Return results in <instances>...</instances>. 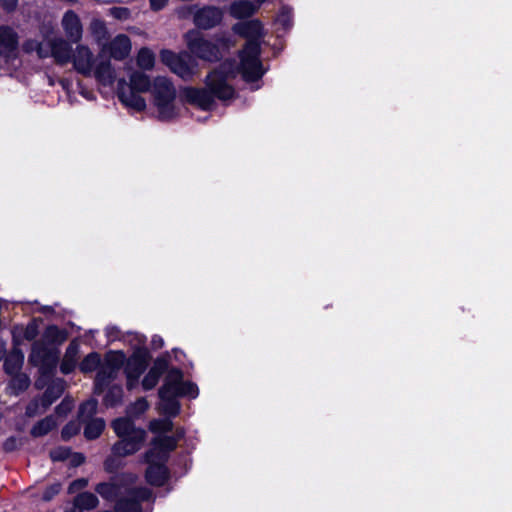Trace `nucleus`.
Here are the masks:
<instances>
[{
    "mask_svg": "<svg viewBox=\"0 0 512 512\" xmlns=\"http://www.w3.org/2000/svg\"><path fill=\"white\" fill-rule=\"evenodd\" d=\"M233 31L247 39L244 48L239 53L240 63L238 66L236 65V70L240 71L246 82H255L264 75L260 60L262 24L257 19L240 22L233 26Z\"/></svg>",
    "mask_w": 512,
    "mask_h": 512,
    "instance_id": "f257e3e1",
    "label": "nucleus"
},
{
    "mask_svg": "<svg viewBox=\"0 0 512 512\" xmlns=\"http://www.w3.org/2000/svg\"><path fill=\"white\" fill-rule=\"evenodd\" d=\"M236 62L226 60L218 69L211 72L206 78L208 89L188 88L185 96L188 102L198 105L203 110H209L214 104V98L229 100L234 96V89L227 83L230 77H234Z\"/></svg>",
    "mask_w": 512,
    "mask_h": 512,
    "instance_id": "f03ea898",
    "label": "nucleus"
},
{
    "mask_svg": "<svg viewBox=\"0 0 512 512\" xmlns=\"http://www.w3.org/2000/svg\"><path fill=\"white\" fill-rule=\"evenodd\" d=\"M112 428L120 438L112 447L114 456L125 457L141 449L146 438V431L137 428L132 420L117 418L112 422Z\"/></svg>",
    "mask_w": 512,
    "mask_h": 512,
    "instance_id": "7ed1b4c3",
    "label": "nucleus"
},
{
    "mask_svg": "<svg viewBox=\"0 0 512 512\" xmlns=\"http://www.w3.org/2000/svg\"><path fill=\"white\" fill-rule=\"evenodd\" d=\"M185 40L192 54L209 62L219 61L222 58V50H228L232 45V40L227 35L218 37L216 43H213L196 30L188 31Z\"/></svg>",
    "mask_w": 512,
    "mask_h": 512,
    "instance_id": "20e7f679",
    "label": "nucleus"
},
{
    "mask_svg": "<svg viewBox=\"0 0 512 512\" xmlns=\"http://www.w3.org/2000/svg\"><path fill=\"white\" fill-rule=\"evenodd\" d=\"M152 96L157 108L158 118L161 121H169L176 117L175 107L176 89L173 83L163 76H158L152 84Z\"/></svg>",
    "mask_w": 512,
    "mask_h": 512,
    "instance_id": "39448f33",
    "label": "nucleus"
},
{
    "mask_svg": "<svg viewBox=\"0 0 512 512\" xmlns=\"http://www.w3.org/2000/svg\"><path fill=\"white\" fill-rule=\"evenodd\" d=\"M116 500L115 512H141L142 502L150 501L153 498L152 491L147 487H137L135 484H128Z\"/></svg>",
    "mask_w": 512,
    "mask_h": 512,
    "instance_id": "423d86ee",
    "label": "nucleus"
},
{
    "mask_svg": "<svg viewBox=\"0 0 512 512\" xmlns=\"http://www.w3.org/2000/svg\"><path fill=\"white\" fill-rule=\"evenodd\" d=\"M160 58L163 64L185 81L192 79L196 70V60L188 52L176 54L170 50H162Z\"/></svg>",
    "mask_w": 512,
    "mask_h": 512,
    "instance_id": "0eeeda50",
    "label": "nucleus"
},
{
    "mask_svg": "<svg viewBox=\"0 0 512 512\" xmlns=\"http://www.w3.org/2000/svg\"><path fill=\"white\" fill-rule=\"evenodd\" d=\"M136 475L123 473L115 475L108 482H101L96 485L95 491L105 500L116 501L128 484H135Z\"/></svg>",
    "mask_w": 512,
    "mask_h": 512,
    "instance_id": "6e6552de",
    "label": "nucleus"
},
{
    "mask_svg": "<svg viewBox=\"0 0 512 512\" xmlns=\"http://www.w3.org/2000/svg\"><path fill=\"white\" fill-rule=\"evenodd\" d=\"M124 354L121 353L120 357L107 356L105 365L102 366L94 380V393L101 394L104 389L117 378V375L122 367Z\"/></svg>",
    "mask_w": 512,
    "mask_h": 512,
    "instance_id": "1a4fd4ad",
    "label": "nucleus"
},
{
    "mask_svg": "<svg viewBox=\"0 0 512 512\" xmlns=\"http://www.w3.org/2000/svg\"><path fill=\"white\" fill-rule=\"evenodd\" d=\"M178 444V439L174 436H158L152 441V448L145 453V461L167 462L169 454Z\"/></svg>",
    "mask_w": 512,
    "mask_h": 512,
    "instance_id": "9d476101",
    "label": "nucleus"
},
{
    "mask_svg": "<svg viewBox=\"0 0 512 512\" xmlns=\"http://www.w3.org/2000/svg\"><path fill=\"white\" fill-rule=\"evenodd\" d=\"M150 353L146 347H138L127 360L125 374L134 379H139L148 367Z\"/></svg>",
    "mask_w": 512,
    "mask_h": 512,
    "instance_id": "9b49d317",
    "label": "nucleus"
},
{
    "mask_svg": "<svg viewBox=\"0 0 512 512\" xmlns=\"http://www.w3.org/2000/svg\"><path fill=\"white\" fill-rule=\"evenodd\" d=\"M71 61L74 69L85 77L92 76L94 63V55L90 48L86 45H78L72 53Z\"/></svg>",
    "mask_w": 512,
    "mask_h": 512,
    "instance_id": "f8f14e48",
    "label": "nucleus"
},
{
    "mask_svg": "<svg viewBox=\"0 0 512 512\" xmlns=\"http://www.w3.org/2000/svg\"><path fill=\"white\" fill-rule=\"evenodd\" d=\"M223 18V12L215 6H204L196 10L193 15V22L196 27L208 30L216 27Z\"/></svg>",
    "mask_w": 512,
    "mask_h": 512,
    "instance_id": "ddd939ff",
    "label": "nucleus"
},
{
    "mask_svg": "<svg viewBox=\"0 0 512 512\" xmlns=\"http://www.w3.org/2000/svg\"><path fill=\"white\" fill-rule=\"evenodd\" d=\"M140 92L131 90L124 79L117 83V96L119 100L127 107L136 111H143L146 108L145 99L139 95Z\"/></svg>",
    "mask_w": 512,
    "mask_h": 512,
    "instance_id": "4468645a",
    "label": "nucleus"
},
{
    "mask_svg": "<svg viewBox=\"0 0 512 512\" xmlns=\"http://www.w3.org/2000/svg\"><path fill=\"white\" fill-rule=\"evenodd\" d=\"M183 373L178 368H172L158 391L159 398H175L182 396L180 380Z\"/></svg>",
    "mask_w": 512,
    "mask_h": 512,
    "instance_id": "2eb2a0df",
    "label": "nucleus"
},
{
    "mask_svg": "<svg viewBox=\"0 0 512 512\" xmlns=\"http://www.w3.org/2000/svg\"><path fill=\"white\" fill-rule=\"evenodd\" d=\"M63 30L72 43H78L82 38L83 27L79 16L73 11L68 10L62 18Z\"/></svg>",
    "mask_w": 512,
    "mask_h": 512,
    "instance_id": "dca6fc26",
    "label": "nucleus"
},
{
    "mask_svg": "<svg viewBox=\"0 0 512 512\" xmlns=\"http://www.w3.org/2000/svg\"><path fill=\"white\" fill-rule=\"evenodd\" d=\"M146 463L149 464L145 473L147 482L153 486H163L169 477V471L165 465L166 462L146 461Z\"/></svg>",
    "mask_w": 512,
    "mask_h": 512,
    "instance_id": "f3484780",
    "label": "nucleus"
},
{
    "mask_svg": "<svg viewBox=\"0 0 512 512\" xmlns=\"http://www.w3.org/2000/svg\"><path fill=\"white\" fill-rule=\"evenodd\" d=\"M92 75L103 86H111L116 78L115 70L109 59H96Z\"/></svg>",
    "mask_w": 512,
    "mask_h": 512,
    "instance_id": "a211bd4d",
    "label": "nucleus"
},
{
    "mask_svg": "<svg viewBox=\"0 0 512 512\" xmlns=\"http://www.w3.org/2000/svg\"><path fill=\"white\" fill-rule=\"evenodd\" d=\"M72 47L70 43L61 38H52V57L58 65H65L71 61Z\"/></svg>",
    "mask_w": 512,
    "mask_h": 512,
    "instance_id": "6ab92c4d",
    "label": "nucleus"
},
{
    "mask_svg": "<svg viewBox=\"0 0 512 512\" xmlns=\"http://www.w3.org/2000/svg\"><path fill=\"white\" fill-rule=\"evenodd\" d=\"M167 367L168 363L165 359L157 358L142 380L143 389L146 391L153 389L158 384L162 374L167 370Z\"/></svg>",
    "mask_w": 512,
    "mask_h": 512,
    "instance_id": "aec40b11",
    "label": "nucleus"
},
{
    "mask_svg": "<svg viewBox=\"0 0 512 512\" xmlns=\"http://www.w3.org/2000/svg\"><path fill=\"white\" fill-rule=\"evenodd\" d=\"M131 51V41L125 34L117 35L109 44V53L115 60L125 59Z\"/></svg>",
    "mask_w": 512,
    "mask_h": 512,
    "instance_id": "412c9836",
    "label": "nucleus"
},
{
    "mask_svg": "<svg viewBox=\"0 0 512 512\" xmlns=\"http://www.w3.org/2000/svg\"><path fill=\"white\" fill-rule=\"evenodd\" d=\"M99 504L98 497L91 492H82L75 496L73 505L66 512H84L96 508Z\"/></svg>",
    "mask_w": 512,
    "mask_h": 512,
    "instance_id": "4be33fe9",
    "label": "nucleus"
},
{
    "mask_svg": "<svg viewBox=\"0 0 512 512\" xmlns=\"http://www.w3.org/2000/svg\"><path fill=\"white\" fill-rule=\"evenodd\" d=\"M64 393V381H53L40 397L44 409H48Z\"/></svg>",
    "mask_w": 512,
    "mask_h": 512,
    "instance_id": "5701e85b",
    "label": "nucleus"
},
{
    "mask_svg": "<svg viewBox=\"0 0 512 512\" xmlns=\"http://www.w3.org/2000/svg\"><path fill=\"white\" fill-rule=\"evenodd\" d=\"M24 363V354L21 349L14 347L6 356L3 364L4 371L13 375L19 373Z\"/></svg>",
    "mask_w": 512,
    "mask_h": 512,
    "instance_id": "b1692460",
    "label": "nucleus"
},
{
    "mask_svg": "<svg viewBox=\"0 0 512 512\" xmlns=\"http://www.w3.org/2000/svg\"><path fill=\"white\" fill-rule=\"evenodd\" d=\"M259 6L250 0H238L231 4L230 14L236 19L248 18L252 16Z\"/></svg>",
    "mask_w": 512,
    "mask_h": 512,
    "instance_id": "393cba45",
    "label": "nucleus"
},
{
    "mask_svg": "<svg viewBox=\"0 0 512 512\" xmlns=\"http://www.w3.org/2000/svg\"><path fill=\"white\" fill-rule=\"evenodd\" d=\"M127 86L136 92H147L152 88L150 78L143 72H133L130 75V82Z\"/></svg>",
    "mask_w": 512,
    "mask_h": 512,
    "instance_id": "a878e982",
    "label": "nucleus"
},
{
    "mask_svg": "<svg viewBox=\"0 0 512 512\" xmlns=\"http://www.w3.org/2000/svg\"><path fill=\"white\" fill-rule=\"evenodd\" d=\"M11 376L12 378L8 384L11 395L18 396L29 388L30 378L28 375L19 372Z\"/></svg>",
    "mask_w": 512,
    "mask_h": 512,
    "instance_id": "bb28decb",
    "label": "nucleus"
},
{
    "mask_svg": "<svg viewBox=\"0 0 512 512\" xmlns=\"http://www.w3.org/2000/svg\"><path fill=\"white\" fill-rule=\"evenodd\" d=\"M56 426L57 422L54 416L49 415L34 424L31 428L30 434L35 438L42 437L51 432L54 428H56Z\"/></svg>",
    "mask_w": 512,
    "mask_h": 512,
    "instance_id": "cd10ccee",
    "label": "nucleus"
},
{
    "mask_svg": "<svg viewBox=\"0 0 512 512\" xmlns=\"http://www.w3.org/2000/svg\"><path fill=\"white\" fill-rule=\"evenodd\" d=\"M55 352L56 350L48 348L44 343L34 342L29 355V361L33 365L38 366L41 361H44Z\"/></svg>",
    "mask_w": 512,
    "mask_h": 512,
    "instance_id": "c85d7f7f",
    "label": "nucleus"
},
{
    "mask_svg": "<svg viewBox=\"0 0 512 512\" xmlns=\"http://www.w3.org/2000/svg\"><path fill=\"white\" fill-rule=\"evenodd\" d=\"M105 428V422L101 418H94L86 421L84 427V436L88 440H94L98 438Z\"/></svg>",
    "mask_w": 512,
    "mask_h": 512,
    "instance_id": "c756f323",
    "label": "nucleus"
},
{
    "mask_svg": "<svg viewBox=\"0 0 512 512\" xmlns=\"http://www.w3.org/2000/svg\"><path fill=\"white\" fill-rule=\"evenodd\" d=\"M98 407V401L94 398H91L85 402H83L78 411V418L82 422H86L88 420L93 419L92 417L96 414Z\"/></svg>",
    "mask_w": 512,
    "mask_h": 512,
    "instance_id": "7c9ffc66",
    "label": "nucleus"
},
{
    "mask_svg": "<svg viewBox=\"0 0 512 512\" xmlns=\"http://www.w3.org/2000/svg\"><path fill=\"white\" fill-rule=\"evenodd\" d=\"M123 388L120 385L111 386L104 396L103 403L107 407H115L122 402Z\"/></svg>",
    "mask_w": 512,
    "mask_h": 512,
    "instance_id": "2f4dec72",
    "label": "nucleus"
},
{
    "mask_svg": "<svg viewBox=\"0 0 512 512\" xmlns=\"http://www.w3.org/2000/svg\"><path fill=\"white\" fill-rule=\"evenodd\" d=\"M90 31L97 43L108 40V30L103 20L93 19L90 23Z\"/></svg>",
    "mask_w": 512,
    "mask_h": 512,
    "instance_id": "473e14b6",
    "label": "nucleus"
},
{
    "mask_svg": "<svg viewBox=\"0 0 512 512\" xmlns=\"http://www.w3.org/2000/svg\"><path fill=\"white\" fill-rule=\"evenodd\" d=\"M160 410L161 412L169 417H176L180 413V403L175 398H160Z\"/></svg>",
    "mask_w": 512,
    "mask_h": 512,
    "instance_id": "72a5a7b5",
    "label": "nucleus"
},
{
    "mask_svg": "<svg viewBox=\"0 0 512 512\" xmlns=\"http://www.w3.org/2000/svg\"><path fill=\"white\" fill-rule=\"evenodd\" d=\"M155 62L154 53L148 48H141L137 55V65L144 70L153 68Z\"/></svg>",
    "mask_w": 512,
    "mask_h": 512,
    "instance_id": "f704fd0d",
    "label": "nucleus"
},
{
    "mask_svg": "<svg viewBox=\"0 0 512 512\" xmlns=\"http://www.w3.org/2000/svg\"><path fill=\"white\" fill-rule=\"evenodd\" d=\"M101 362L100 355L97 352L89 353L80 363V370L83 373L95 371Z\"/></svg>",
    "mask_w": 512,
    "mask_h": 512,
    "instance_id": "c9c22d12",
    "label": "nucleus"
},
{
    "mask_svg": "<svg viewBox=\"0 0 512 512\" xmlns=\"http://www.w3.org/2000/svg\"><path fill=\"white\" fill-rule=\"evenodd\" d=\"M150 430L154 433H164L173 430V422L171 418L155 419L150 422Z\"/></svg>",
    "mask_w": 512,
    "mask_h": 512,
    "instance_id": "e433bc0d",
    "label": "nucleus"
},
{
    "mask_svg": "<svg viewBox=\"0 0 512 512\" xmlns=\"http://www.w3.org/2000/svg\"><path fill=\"white\" fill-rule=\"evenodd\" d=\"M44 338L51 343H62L66 336L56 325H50L44 332Z\"/></svg>",
    "mask_w": 512,
    "mask_h": 512,
    "instance_id": "4c0bfd02",
    "label": "nucleus"
},
{
    "mask_svg": "<svg viewBox=\"0 0 512 512\" xmlns=\"http://www.w3.org/2000/svg\"><path fill=\"white\" fill-rule=\"evenodd\" d=\"M58 359H59L58 351H56L51 356H49L47 359H45L44 361H41V363L38 364V366L40 367L41 374H43V375L52 374L56 369Z\"/></svg>",
    "mask_w": 512,
    "mask_h": 512,
    "instance_id": "58836bf2",
    "label": "nucleus"
},
{
    "mask_svg": "<svg viewBox=\"0 0 512 512\" xmlns=\"http://www.w3.org/2000/svg\"><path fill=\"white\" fill-rule=\"evenodd\" d=\"M276 22L284 29H289L292 26V8L289 6H282L277 17Z\"/></svg>",
    "mask_w": 512,
    "mask_h": 512,
    "instance_id": "ea45409f",
    "label": "nucleus"
},
{
    "mask_svg": "<svg viewBox=\"0 0 512 512\" xmlns=\"http://www.w3.org/2000/svg\"><path fill=\"white\" fill-rule=\"evenodd\" d=\"M47 409H44L42 406V401L40 398L32 399L25 409V415L28 418H33L38 415L43 414Z\"/></svg>",
    "mask_w": 512,
    "mask_h": 512,
    "instance_id": "a19ab883",
    "label": "nucleus"
},
{
    "mask_svg": "<svg viewBox=\"0 0 512 512\" xmlns=\"http://www.w3.org/2000/svg\"><path fill=\"white\" fill-rule=\"evenodd\" d=\"M149 407V404L145 398H139L134 403H132L128 409L127 413L133 417H139L143 414Z\"/></svg>",
    "mask_w": 512,
    "mask_h": 512,
    "instance_id": "79ce46f5",
    "label": "nucleus"
},
{
    "mask_svg": "<svg viewBox=\"0 0 512 512\" xmlns=\"http://www.w3.org/2000/svg\"><path fill=\"white\" fill-rule=\"evenodd\" d=\"M80 431V424L79 422L77 421H70L69 423H67L63 428H62V431H61V438L64 440V441H68L69 439H71L73 436H75L76 434H78Z\"/></svg>",
    "mask_w": 512,
    "mask_h": 512,
    "instance_id": "37998d69",
    "label": "nucleus"
},
{
    "mask_svg": "<svg viewBox=\"0 0 512 512\" xmlns=\"http://www.w3.org/2000/svg\"><path fill=\"white\" fill-rule=\"evenodd\" d=\"M182 396L196 398L198 396V387L195 383L190 381L180 380Z\"/></svg>",
    "mask_w": 512,
    "mask_h": 512,
    "instance_id": "c03bdc74",
    "label": "nucleus"
},
{
    "mask_svg": "<svg viewBox=\"0 0 512 512\" xmlns=\"http://www.w3.org/2000/svg\"><path fill=\"white\" fill-rule=\"evenodd\" d=\"M36 54L40 59L52 57V39L40 41Z\"/></svg>",
    "mask_w": 512,
    "mask_h": 512,
    "instance_id": "a18cd8bd",
    "label": "nucleus"
},
{
    "mask_svg": "<svg viewBox=\"0 0 512 512\" xmlns=\"http://www.w3.org/2000/svg\"><path fill=\"white\" fill-rule=\"evenodd\" d=\"M109 15L117 20L125 21L130 18L131 11L126 7H112L109 9Z\"/></svg>",
    "mask_w": 512,
    "mask_h": 512,
    "instance_id": "49530a36",
    "label": "nucleus"
},
{
    "mask_svg": "<svg viewBox=\"0 0 512 512\" xmlns=\"http://www.w3.org/2000/svg\"><path fill=\"white\" fill-rule=\"evenodd\" d=\"M71 454V450L66 447H58L50 452V457L53 461H64L68 459Z\"/></svg>",
    "mask_w": 512,
    "mask_h": 512,
    "instance_id": "de8ad7c7",
    "label": "nucleus"
},
{
    "mask_svg": "<svg viewBox=\"0 0 512 512\" xmlns=\"http://www.w3.org/2000/svg\"><path fill=\"white\" fill-rule=\"evenodd\" d=\"M73 408V401L69 398H64L60 404L55 407V413L58 416H66Z\"/></svg>",
    "mask_w": 512,
    "mask_h": 512,
    "instance_id": "09e8293b",
    "label": "nucleus"
},
{
    "mask_svg": "<svg viewBox=\"0 0 512 512\" xmlns=\"http://www.w3.org/2000/svg\"><path fill=\"white\" fill-rule=\"evenodd\" d=\"M75 367H76V359H73L72 356L64 357L60 364V371L64 375H68L74 371Z\"/></svg>",
    "mask_w": 512,
    "mask_h": 512,
    "instance_id": "8fccbe9b",
    "label": "nucleus"
},
{
    "mask_svg": "<svg viewBox=\"0 0 512 512\" xmlns=\"http://www.w3.org/2000/svg\"><path fill=\"white\" fill-rule=\"evenodd\" d=\"M61 490V485L59 483H54L50 486H48L43 494H42V500L44 501H50L52 500Z\"/></svg>",
    "mask_w": 512,
    "mask_h": 512,
    "instance_id": "3c124183",
    "label": "nucleus"
},
{
    "mask_svg": "<svg viewBox=\"0 0 512 512\" xmlns=\"http://www.w3.org/2000/svg\"><path fill=\"white\" fill-rule=\"evenodd\" d=\"M20 441L15 436L8 437L3 443V450L5 452H13L18 449Z\"/></svg>",
    "mask_w": 512,
    "mask_h": 512,
    "instance_id": "603ef678",
    "label": "nucleus"
},
{
    "mask_svg": "<svg viewBox=\"0 0 512 512\" xmlns=\"http://www.w3.org/2000/svg\"><path fill=\"white\" fill-rule=\"evenodd\" d=\"M39 44H40V41H38L36 39H28L23 42L22 49L27 54H30L33 52L37 53Z\"/></svg>",
    "mask_w": 512,
    "mask_h": 512,
    "instance_id": "864d4df0",
    "label": "nucleus"
},
{
    "mask_svg": "<svg viewBox=\"0 0 512 512\" xmlns=\"http://www.w3.org/2000/svg\"><path fill=\"white\" fill-rule=\"evenodd\" d=\"M19 0H0L1 7L7 13L14 12L18 6Z\"/></svg>",
    "mask_w": 512,
    "mask_h": 512,
    "instance_id": "5fc2aeb1",
    "label": "nucleus"
},
{
    "mask_svg": "<svg viewBox=\"0 0 512 512\" xmlns=\"http://www.w3.org/2000/svg\"><path fill=\"white\" fill-rule=\"evenodd\" d=\"M88 485V479L86 478H78L74 480L69 487L70 491L80 490L85 488Z\"/></svg>",
    "mask_w": 512,
    "mask_h": 512,
    "instance_id": "6e6d98bb",
    "label": "nucleus"
},
{
    "mask_svg": "<svg viewBox=\"0 0 512 512\" xmlns=\"http://www.w3.org/2000/svg\"><path fill=\"white\" fill-rule=\"evenodd\" d=\"M109 341H115L119 338L120 331L116 326H108L105 329Z\"/></svg>",
    "mask_w": 512,
    "mask_h": 512,
    "instance_id": "4d7b16f0",
    "label": "nucleus"
},
{
    "mask_svg": "<svg viewBox=\"0 0 512 512\" xmlns=\"http://www.w3.org/2000/svg\"><path fill=\"white\" fill-rule=\"evenodd\" d=\"M119 467V463L113 457H108L104 462V468L107 472H113Z\"/></svg>",
    "mask_w": 512,
    "mask_h": 512,
    "instance_id": "13d9d810",
    "label": "nucleus"
},
{
    "mask_svg": "<svg viewBox=\"0 0 512 512\" xmlns=\"http://www.w3.org/2000/svg\"><path fill=\"white\" fill-rule=\"evenodd\" d=\"M37 336V329L35 326H27L25 332H24V337L26 340H29V341H32L35 339V337Z\"/></svg>",
    "mask_w": 512,
    "mask_h": 512,
    "instance_id": "bf43d9fd",
    "label": "nucleus"
},
{
    "mask_svg": "<svg viewBox=\"0 0 512 512\" xmlns=\"http://www.w3.org/2000/svg\"><path fill=\"white\" fill-rule=\"evenodd\" d=\"M77 345H75L73 342L69 344V346L66 349L64 357H73V359H76L77 356Z\"/></svg>",
    "mask_w": 512,
    "mask_h": 512,
    "instance_id": "052dcab7",
    "label": "nucleus"
},
{
    "mask_svg": "<svg viewBox=\"0 0 512 512\" xmlns=\"http://www.w3.org/2000/svg\"><path fill=\"white\" fill-rule=\"evenodd\" d=\"M168 0H150V6L152 10H161L167 3Z\"/></svg>",
    "mask_w": 512,
    "mask_h": 512,
    "instance_id": "680f3d73",
    "label": "nucleus"
},
{
    "mask_svg": "<svg viewBox=\"0 0 512 512\" xmlns=\"http://www.w3.org/2000/svg\"><path fill=\"white\" fill-rule=\"evenodd\" d=\"M85 462V456L82 453H74L72 456V465L79 466Z\"/></svg>",
    "mask_w": 512,
    "mask_h": 512,
    "instance_id": "e2e57ef3",
    "label": "nucleus"
},
{
    "mask_svg": "<svg viewBox=\"0 0 512 512\" xmlns=\"http://www.w3.org/2000/svg\"><path fill=\"white\" fill-rule=\"evenodd\" d=\"M151 344L154 349H160L163 347L164 341H163L162 337H160L158 335H154L152 338Z\"/></svg>",
    "mask_w": 512,
    "mask_h": 512,
    "instance_id": "0e129e2a",
    "label": "nucleus"
},
{
    "mask_svg": "<svg viewBox=\"0 0 512 512\" xmlns=\"http://www.w3.org/2000/svg\"><path fill=\"white\" fill-rule=\"evenodd\" d=\"M126 378H127V383H126L127 389L128 390L134 389V387L137 385L139 379H134L129 376H126Z\"/></svg>",
    "mask_w": 512,
    "mask_h": 512,
    "instance_id": "69168bd1",
    "label": "nucleus"
},
{
    "mask_svg": "<svg viewBox=\"0 0 512 512\" xmlns=\"http://www.w3.org/2000/svg\"><path fill=\"white\" fill-rule=\"evenodd\" d=\"M185 431L183 429H177L176 434L173 435L178 439V441L184 437Z\"/></svg>",
    "mask_w": 512,
    "mask_h": 512,
    "instance_id": "338daca9",
    "label": "nucleus"
},
{
    "mask_svg": "<svg viewBox=\"0 0 512 512\" xmlns=\"http://www.w3.org/2000/svg\"><path fill=\"white\" fill-rule=\"evenodd\" d=\"M146 340H147V339H146V337H145L144 335H140V336H138V342H139L140 344H143V345H144V344H145V342H146Z\"/></svg>",
    "mask_w": 512,
    "mask_h": 512,
    "instance_id": "774afa93",
    "label": "nucleus"
}]
</instances>
